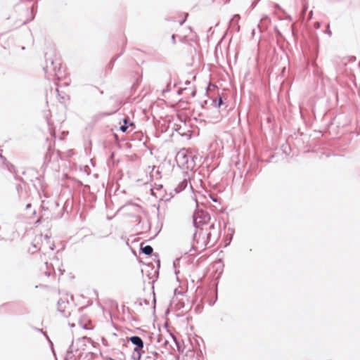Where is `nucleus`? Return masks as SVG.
<instances>
[{
	"instance_id": "obj_12",
	"label": "nucleus",
	"mask_w": 360,
	"mask_h": 360,
	"mask_svg": "<svg viewBox=\"0 0 360 360\" xmlns=\"http://www.w3.org/2000/svg\"><path fill=\"white\" fill-rule=\"evenodd\" d=\"M214 105L217 107H220L222 105V99L221 97L219 98L217 102V101H214Z\"/></svg>"
},
{
	"instance_id": "obj_13",
	"label": "nucleus",
	"mask_w": 360,
	"mask_h": 360,
	"mask_svg": "<svg viewBox=\"0 0 360 360\" xmlns=\"http://www.w3.org/2000/svg\"><path fill=\"white\" fill-rule=\"evenodd\" d=\"M229 231H231V237H230V238H228V240H229V243L231 242V240L232 235H233V231L232 229H229Z\"/></svg>"
},
{
	"instance_id": "obj_16",
	"label": "nucleus",
	"mask_w": 360,
	"mask_h": 360,
	"mask_svg": "<svg viewBox=\"0 0 360 360\" xmlns=\"http://www.w3.org/2000/svg\"><path fill=\"white\" fill-rule=\"evenodd\" d=\"M187 15H188V13L186 14L184 19H183L181 21H180V22H179L180 25H182L184 24V22L186 20V18Z\"/></svg>"
},
{
	"instance_id": "obj_18",
	"label": "nucleus",
	"mask_w": 360,
	"mask_h": 360,
	"mask_svg": "<svg viewBox=\"0 0 360 360\" xmlns=\"http://www.w3.org/2000/svg\"><path fill=\"white\" fill-rule=\"evenodd\" d=\"M172 39L173 43L175 44L176 43V39H175V35L174 34H173L172 36Z\"/></svg>"
},
{
	"instance_id": "obj_5",
	"label": "nucleus",
	"mask_w": 360,
	"mask_h": 360,
	"mask_svg": "<svg viewBox=\"0 0 360 360\" xmlns=\"http://www.w3.org/2000/svg\"><path fill=\"white\" fill-rule=\"evenodd\" d=\"M71 306L68 300L60 299L58 301V311L65 317H68L71 314Z\"/></svg>"
},
{
	"instance_id": "obj_10",
	"label": "nucleus",
	"mask_w": 360,
	"mask_h": 360,
	"mask_svg": "<svg viewBox=\"0 0 360 360\" xmlns=\"http://www.w3.org/2000/svg\"><path fill=\"white\" fill-rule=\"evenodd\" d=\"M144 360H158V354L152 352L150 355H148Z\"/></svg>"
},
{
	"instance_id": "obj_15",
	"label": "nucleus",
	"mask_w": 360,
	"mask_h": 360,
	"mask_svg": "<svg viewBox=\"0 0 360 360\" xmlns=\"http://www.w3.org/2000/svg\"><path fill=\"white\" fill-rule=\"evenodd\" d=\"M329 27H330V26H329V25H327V28H328V30H326V32L329 36H331V35H332V32H331V31L329 30Z\"/></svg>"
},
{
	"instance_id": "obj_24",
	"label": "nucleus",
	"mask_w": 360,
	"mask_h": 360,
	"mask_svg": "<svg viewBox=\"0 0 360 360\" xmlns=\"http://www.w3.org/2000/svg\"><path fill=\"white\" fill-rule=\"evenodd\" d=\"M70 326L71 327H73L75 325L72 323V324H70Z\"/></svg>"
},
{
	"instance_id": "obj_14",
	"label": "nucleus",
	"mask_w": 360,
	"mask_h": 360,
	"mask_svg": "<svg viewBox=\"0 0 360 360\" xmlns=\"http://www.w3.org/2000/svg\"><path fill=\"white\" fill-rule=\"evenodd\" d=\"M229 231H231V237H230V238H228V240H229V243L231 242V240L232 235H233V231L232 229H229Z\"/></svg>"
},
{
	"instance_id": "obj_1",
	"label": "nucleus",
	"mask_w": 360,
	"mask_h": 360,
	"mask_svg": "<svg viewBox=\"0 0 360 360\" xmlns=\"http://www.w3.org/2000/svg\"><path fill=\"white\" fill-rule=\"evenodd\" d=\"M175 160L178 166L183 169H193L195 166L193 157L184 148L176 153Z\"/></svg>"
},
{
	"instance_id": "obj_20",
	"label": "nucleus",
	"mask_w": 360,
	"mask_h": 360,
	"mask_svg": "<svg viewBox=\"0 0 360 360\" xmlns=\"http://www.w3.org/2000/svg\"><path fill=\"white\" fill-rule=\"evenodd\" d=\"M193 200H195L196 205H198V201H197V199L195 198V195L193 197Z\"/></svg>"
},
{
	"instance_id": "obj_4",
	"label": "nucleus",
	"mask_w": 360,
	"mask_h": 360,
	"mask_svg": "<svg viewBox=\"0 0 360 360\" xmlns=\"http://www.w3.org/2000/svg\"><path fill=\"white\" fill-rule=\"evenodd\" d=\"M188 183L190 184L191 190L194 192L193 186L191 183L190 175L188 173H185L183 176V179L178 184V185L174 188V191L176 193H179L184 191L188 186Z\"/></svg>"
},
{
	"instance_id": "obj_8",
	"label": "nucleus",
	"mask_w": 360,
	"mask_h": 360,
	"mask_svg": "<svg viewBox=\"0 0 360 360\" xmlns=\"http://www.w3.org/2000/svg\"><path fill=\"white\" fill-rule=\"evenodd\" d=\"M44 266L46 268V271L44 274L47 276H50L53 273L55 272L54 268L51 264H49L47 262L44 263Z\"/></svg>"
},
{
	"instance_id": "obj_17",
	"label": "nucleus",
	"mask_w": 360,
	"mask_h": 360,
	"mask_svg": "<svg viewBox=\"0 0 360 360\" xmlns=\"http://www.w3.org/2000/svg\"><path fill=\"white\" fill-rule=\"evenodd\" d=\"M314 26H315V27H316V28H319V27H320V26H321V24H320V22H316L314 24Z\"/></svg>"
},
{
	"instance_id": "obj_21",
	"label": "nucleus",
	"mask_w": 360,
	"mask_h": 360,
	"mask_svg": "<svg viewBox=\"0 0 360 360\" xmlns=\"http://www.w3.org/2000/svg\"><path fill=\"white\" fill-rule=\"evenodd\" d=\"M30 207H31V204L29 203L27 205L26 208L29 209Z\"/></svg>"
},
{
	"instance_id": "obj_11",
	"label": "nucleus",
	"mask_w": 360,
	"mask_h": 360,
	"mask_svg": "<svg viewBox=\"0 0 360 360\" xmlns=\"http://www.w3.org/2000/svg\"><path fill=\"white\" fill-rule=\"evenodd\" d=\"M123 122H124V124H123V125H121V127H120V130H121L122 132H125V131H127V128H128V127H127V123H128V122H127V119H124V120H123Z\"/></svg>"
},
{
	"instance_id": "obj_6",
	"label": "nucleus",
	"mask_w": 360,
	"mask_h": 360,
	"mask_svg": "<svg viewBox=\"0 0 360 360\" xmlns=\"http://www.w3.org/2000/svg\"><path fill=\"white\" fill-rule=\"evenodd\" d=\"M39 240L42 242L41 247L39 248V250L41 248H43L44 250H49L52 251L54 250L55 245L51 243L50 238L47 235H40L38 237H36L34 241L38 242Z\"/></svg>"
},
{
	"instance_id": "obj_7",
	"label": "nucleus",
	"mask_w": 360,
	"mask_h": 360,
	"mask_svg": "<svg viewBox=\"0 0 360 360\" xmlns=\"http://www.w3.org/2000/svg\"><path fill=\"white\" fill-rule=\"evenodd\" d=\"M55 155L57 158L58 156V153H55L53 150H52L51 148H49L44 157V162L49 163V162H51L52 157Z\"/></svg>"
},
{
	"instance_id": "obj_19",
	"label": "nucleus",
	"mask_w": 360,
	"mask_h": 360,
	"mask_svg": "<svg viewBox=\"0 0 360 360\" xmlns=\"http://www.w3.org/2000/svg\"><path fill=\"white\" fill-rule=\"evenodd\" d=\"M195 90H193V91H192V92H191V96H192L193 97H194V96H195Z\"/></svg>"
},
{
	"instance_id": "obj_22",
	"label": "nucleus",
	"mask_w": 360,
	"mask_h": 360,
	"mask_svg": "<svg viewBox=\"0 0 360 360\" xmlns=\"http://www.w3.org/2000/svg\"><path fill=\"white\" fill-rule=\"evenodd\" d=\"M59 271H60V275L63 274L64 271H62L60 269H59Z\"/></svg>"
},
{
	"instance_id": "obj_3",
	"label": "nucleus",
	"mask_w": 360,
	"mask_h": 360,
	"mask_svg": "<svg viewBox=\"0 0 360 360\" xmlns=\"http://www.w3.org/2000/svg\"><path fill=\"white\" fill-rule=\"evenodd\" d=\"M193 219L194 226L199 227L202 224H207L210 221V217L207 212L198 210L194 212Z\"/></svg>"
},
{
	"instance_id": "obj_9",
	"label": "nucleus",
	"mask_w": 360,
	"mask_h": 360,
	"mask_svg": "<svg viewBox=\"0 0 360 360\" xmlns=\"http://www.w3.org/2000/svg\"><path fill=\"white\" fill-rule=\"evenodd\" d=\"M141 252L146 255H150L153 253V249L150 245L141 246Z\"/></svg>"
},
{
	"instance_id": "obj_2",
	"label": "nucleus",
	"mask_w": 360,
	"mask_h": 360,
	"mask_svg": "<svg viewBox=\"0 0 360 360\" xmlns=\"http://www.w3.org/2000/svg\"><path fill=\"white\" fill-rule=\"evenodd\" d=\"M129 340L135 346L131 354L133 360H141V355L144 352V344L143 340L139 336H131Z\"/></svg>"
},
{
	"instance_id": "obj_23",
	"label": "nucleus",
	"mask_w": 360,
	"mask_h": 360,
	"mask_svg": "<svg viewBox=\"0 0 360 360\" xmlns=\"http://www.w3.org/2000/svg\"><path fill=\"white\" fill-rule=\"evenodd\" d=\"M33 248H34V249H37V245H36L35 244L33 245Z\"/></svg>"
}]
</instances>
